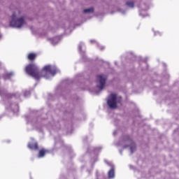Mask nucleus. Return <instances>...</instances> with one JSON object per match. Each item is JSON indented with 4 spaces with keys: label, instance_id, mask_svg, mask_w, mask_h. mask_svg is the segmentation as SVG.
<instances>
[{
    "label": "nucleus",
    "instance_id": "21",
    "mask_svg": "<svg viewBox=\"0 0 179 179\" xmlns=\"http://www.w3.org/2000/svg\"><path fill=\"white\" fill-rule=\"evenodd\" d=\"M118 12H120V13H122V15H125V10H124L122 9H119Z\"/></svg>",
    "mask_w": 179,
    "mask_h": 179
},
{
    "label": "nucleus",
    "instance_id": "3",
    "mask_svg": "<svg viewBox=\"0 0 179 179\" xmlns=\"http://www.w3.org/2000/svg\"><path fill=\"white\" fill-rule=\"evenodd\" d=\"M116 146H121L122 149L130 148V152L131 154L136 150V144H135L133 142L132 138L128 136L121 137L119 142L116 144Z\"/></svg>",
    "mask_w": 179,
    "mask_h": 179
},
{
    "label": "nucleus",
    "instance_id": "11",
    "mask_svg": "<svg viewBox=\"0 0 179 179\" xmlns=\"http://www.w3.org/2000/svg\"><path fill=\"white\" fill-rule=\"evenodd\" d=\"M11 76H13V72L5 73L3 76V79L4 80H8V79H10Z\"/></svg>",
    "mask_w": 179,
    "mask_h": 179
},
{
    "label": "nucleus",
    "instance_id": "1",
    "mask_svg": "<svg viewBox=\"0 0 179 179\" xmlns=\"http://www.w3.org/2000/svg\"><path fill=\"white\" fill-rule=\"evenodd\" d=\"M25 71L27 75L34 78L36 80H40L41 78L50 79L51 77L55 76V73L58 72V69L55 66L48 65L45 66L42 71H40L37 65L34 64H30L26 66Z\"/></svg>",
    "mask_w": 179,
    "mask_h": 179
},
{
    "label": "nucleus",
    "instance_id": "9",
    "mask_svg": "<svg viewBox=\"0 0 179 179\" xmlns=\"http://www.w3.org/2000/svg\"><path fill=\"white\" fill-rule=\"evenodd\" d=\"M28 148L29 149H31V150H38V144H37L36 142L32 143H29Z\"/></svg>",
    "mask_w": 179,
    "mask_h": 179
},
{
    "label": "nucleus",
    "instance_id": "25",
    "mask_svg": "<svg viewBox=\"0 0 179 179\" xmlns=\"http://www.w3.org/2000/svg\"><path fill=\"white\" fill-rule=\"evenodd\" d=\"M101 50H104V47H101Z\"/></svg>",
    "mask_w": 179,
    "mask_h": 179
},
{
    "label": "nucleus",
    "instance_id": "22",
    "mask_svg": "<svg viewBox=\"0 0 179 179\" xmlns=\"http://www.w3.org/2000/svg\"><path fill=\"white\" fill-rule=\"evenodd\" d=\"M157 34L159 36H162V34H160V32L157 31V32H155V36H157Z\"/></svg>",
    "mask_w": 179,
    "mask_h": 179
},
{
    "label": "nucleus",
    "instance_id": "10",
    "mask_svg": "<svg viewBox=\"0 0 179 179\" xmlns=\"http://www.w3.org/2000/svg\"><path fill=\"white\" fill-rule=\"evenodd\" d=\"M48 40H49V41H50V43L52 45H57V44L59 43V36H56L52 38H48Z\"/></svg>",
    "mask_w": 179,
    "mask_h": 179
},
{
    "label": "nucleus",
    "instance_id": "23",
    "mask_svg": "<svg viewBox=\"0 0 179 179\" xmlns=\"http://www.w3.org/2000/svg\"><path fill=\"white\" fill-rule=\"evenodd\" d=\"M116 134H117V131H114L113 135H116Z\"/></svg>",
    "mask_w": 179,
    "mask_h": 179
},
{
    "label": "nucleus",
    "instance_id": "19",
    "mask_svg": "<svg viewBox=\"0 0 179 179\" xmlns=\"http://www.w3.org/2000/svg\"><path fill=\"white\" fill-rule=\"evenodd\" d=\"M101 149H103V148L101 147H98L94 149V153H97V152H100V150H101Z\"/></svg>",
    "mask_w": 179,
    "mask_h": 179
},
{
    "label": "nucleus",
    "instance_id": "27",
    "mask_svg": "<svg viewBox=\"0 0 179 179\" xmlns=\"http://www.w3.org/2000/svg\"><path fill=\"white\" fill-rule=\"evenodd\" d=\"M1 36L0 35V38H1Z\"/></svg>",
    "mask_w": 179,
    "mask_h": 179
},
{
    "label": "nucleus",
    "instance_id": "14",
    "mask_svg": "<svg viewBox=\"0 0 179 179\" xmlns=\"http://www.w3.org/2000/svg\"><path fill=\"white\" fill-rule=\"evenodd\" d=\"M93 12H94V8L93 7L86 8L83 10V13H93Z\"/></svg>",
    "mask_w": 179,
    "mask_h": 179
},
{
    "label": "nucleus",
    "instance_id": "17",
    "mask_svg": "<svg viewBox=\"0 0 179 179\" xmlns=\"http://www.w3.org/2000/svg\"><path fill=\"white\" fill-rule=\"evenodd\" d=\"M44 156H45V151L43 150H40L38 157L41 158L44 157Z\"/></svg>",
    "mask_w": 179,
    "mask_h": 179
},
{
    "label": "nucleus",
    "instance_id": "4",
    "mask_svg": "<svg viewBox=\"0 0 179 179\" xmlns=\"http://www.w3.org/2000/svg\"><path fill=\"white\" fill-rule=\"evenodd\" d=\"M122 102V98L115 94H111L107 99V104L112 110H115L118 107V104H121Z\"/></svg>",
    "mask_w": 179,
    "mask_h": 179
},
{
    "label": "nucleus",
    "instance_id": "7",
    "mask_svg": "<svg viewBox=\"0 0 179 179\" xmlns=\"http://www.w3.org/2000/svg\"><path fill=\"white\" fill-rule=\"evenodd\" d=\"M0 96L1 97H6V99H9L12 97V94L8 93V91L3 87H0Z\"/></svg>",
    "mask_w": 179,
    "mask_h": 179
},
{
    "label": "nucleus",
    "instance_id": "26",
    "mask_svg": "<svg viewBox=\"0 0 179 179\" xmlns=\"http://www.w3.org/2000/svg\"><path fill=\"white\" fill-rule=\"evenodd\" d=\"M93 41H92V40L90 41L91 43H93Z\"/></svg>",
    "mask_w": 179,
    "mask_h": 179
},
{
    "label": "nucleus",
    "instance_id": "2",
    "mask_svg": "<svg viewBox=\"0 0 179 179\" xmlns=\"http://www.w3.org/2000/svg\"><path fill=\"white\" fill-rule=\"evenodd\" d=\"M20 11L17 10L11 16V20H10V27L15 29H22V27L26 24V20L24 16H20Z\"/></svg>",
    "mask_w": 179,
    "mask_h": 179
},
{
    "label": "nucleus",
    "instance_id": "15",
    "mask_svg": "<svg viewBox=\"0 0 179 179\" xmlns=\"http://www.w3.org/2000/svg\"><path fill=\"white\" fill-rule=\"evenodd\" d=\"M126 5L129 8H134V6H135V3H134V1H127Z\"/></svg>",
    "mask_w": 179,
    "mask_h": 179
},
{
    "label": "nucleus",
    "instance_id": "24",
    "mask_svg": "<svg viewBox=\"0 0 179 179\" xmlns=\"http://www.w3.org/2000/svg\"><path fill=\"white\" fill-rule=\"evenodd\" d=\"M120 155H122V150H120Z\"/></svg>",
    "mask_w": 179,
    "mask_h": 179
},
{
    "label": "nucleus",
    "instance_id": "20",
    "mask_svg": "<svg viewBox=\"0 0 179 179\" xmlns=\"http://www.w3.org/2000/svg\"><path fill=\"white\" fill-rule=\"evenodd\" d=\"M14 96L16 98V99H19V97H20V94L19 92H17L14 94Z\"/></svg>",
    "mask_w": 179,
    "mask_h": 179
},
{
    "label": "nucleus",
    "instance_id": "28",
    "mask_svg": "<svg viewBox=\"0 0 179 179\" xmlns=\"http://www.w3.org/2000/svg\"><path fill=\"white\" fill-rule=\"evenodd\" d=\"M0 65H1V63H0Z\"/></svg>",
    "mask_w": 179,
    "mask_h": 179
},
{
    "label": "nucleus",
    "instance_id": "12",
    "mask_svg": "<svg viewBox=\"0 0 179 179\" xmlns=\"http://www.w3.org/2000/svg\"><path fill=\"white\" fill-rule=\"evenodd\" d=\"M148 8H146L145 10H140V16H141V17H146V16H149V15L148 14V13H146Z\"/></svg>",
    "mask_w": 179,
    "mask_h": 179
},
{
    "label": "nucleus",
    "instance_id": "13",
    "mask_svg": "<svg viewBox=\"0 0 179 179\" xmlns=\"http://www.w3.org/2000/svg\"><path fill=\"white\" fill-rule=\"evenodd\" d=\"M85 46V44H83V43H80L78 45V50L81 54V55H83V57H84L85 56L83 55V54H85V50L82 51V48Z\"/></svg>",
    "mask_w": 179,
    "mask_h": 179
},
{
    "label": "nucleus",
    "instance_id": "8",
    "mask_svg": "<svg viewBox=\"0 0 179 179\" xmlns=\"http://www.w3.org/2000/svg\"><path fill=\"white\" fill-rule=\"evenodd\" d=\"M7 108H11L13 113H19V105L17 103H8Z\"/></svg>",
    "mask_w": 179,
    "mask_h": 179
},
{
    "label": "nucleus",
    "instance_id": "5",
    "mask_svg": "<svg viewBox=\"0 0 179 179\" xmlns=\"http://www.w3.org/2000/svg\"><path fill=\"white\" fill-rule=\"evenodd\" d=\"M107 80V76L105 75H99L96 76V87L99 89V92H96V94H99L100 92L104 89V86L106 85V82Z\"/></svg>",
    "mask_w": 179,
    "mask_h": 179
},
{
    "label": "nucleus",
    "instance_id": "16",
    "mask_svg": "<svg viewBox=\"0 0 179 179\" xmlns=\"http://www.w3.org/2000/svg\"><path fill=\"white\" fill-rule=\"evenodd\" d=\"M28 59H29L30 61H33L36 59V54L31 53L28 55Z\"/></svg>",
    "mask_w": 179,
    "mask_h": 179
},
{
    "label": "nucleus",
    "instance_id": "18",
    "mask_svg": "<svg viewBox=\"0 0 179 179\" xmlns=\"http://www.w3.org/2000/svg\"><path fill=\"white\" fill-rule=\"evenodd\" d=\"M30 92L29 91H24V97H29Z\"/></svg>",
    "mask_w": 179,
    "mask_h": 179
},
{
    "label": "nucleus",
    "instance_id": "6",
    "mask_svg": "<svg viewBox=\"0 0 179 179\" xmlns=\"http://www.w3.org/2000/svg\"><path fill=\"white\" fill-rule=\"evenodd\" d=\"M105 162L108 164V166H110V170L108 172V178L113 179L115 177V168L114 167V165L108 163L106 160H105Z\"/></svg>",
    "mask_w": 179,
    "mask_h": 179
}]
</instances>
